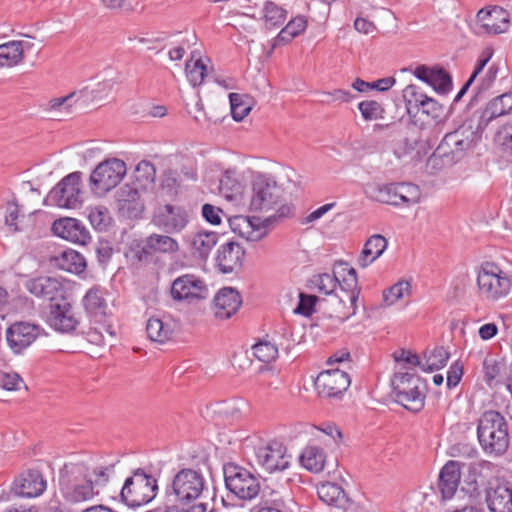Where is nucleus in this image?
I'll list each match as a JSON object with an SVG mask.
<instances>
[{"label": "nucleus", "instance_id": "1", "mask_svg": "<svg viewBox=\"0 0 512 512\" xmlns=\"http://www.w3.org/2000/svg\"><path fill=\"white\" fill-rule=\"evenodd\" d=\"M59 490L64 500L77 505L92 500L98 491L88 477L87 468L82 464H66L60 471Z\"/></svg>", "mask_w": 512, "mask_h": 512}, {"label": "nucleus", "instance_id": "2", "mask_svg": "<svg viewBox=\"0 0 512 512\" xmlns=\"http://www.w3.org/2000/svg\"><path fill=\"white\" fill-rule=\"evenodd\" d=\"M477 436L481 447L488 454L499 456L508 449L507 422L497 411L489 410L481 415L478 421Z\"/></svg>", "mask_w": 512, "mask_h": 512}, {"label": "nucleus", "instance_id": "3", "mask_svg": "<svg viewBox=\"0 0 512 512\" xmlns=\"http://www.w3.org/2000/svg\"><path fill=\"white\" fill-rule=\"evenodd\" d=\"M207 492L206 480L202 473L190 468L178 471L166 489L167 497H174V501L182 506L204 501Z\"/></svg>", "mask_w": 512, "mask_h": 512}, {"label": "nucleus", "instance_id": "4", "mask_svg": "<svg viewBox=\"0 0 512 512\" xmlns=\"http://www.w3.org/2000/svg\"><path fill=\"white\" fill-rule=\"evenodd\" d=\"M479 294L488 301H498L512 291V273L493 262H484L477 272Z\"/></svg>", "mask_w": 512, "mask_h": 512}, {"label": "nucleus", "instance_id": "5", "mask_svg": "<svg viewBox=\"0 0 512 512\" xmlns=\"http://www.w3.org/2000/svg\"><path fill=\"white\" fill-rule=\"evenodd\" d=\"M472 121H465L456 130L447 133L438 145L437 154L447 162H458L478 140V129Z\"/></svg>", "mask_w": 512, "mask_h": 512}, {"label": "nucleus", "instance_id": "6", "mask_svg": "<svg viewBox=\"0 0 512 512\" xmlns=\"http://www.w3.org/2000/svg\"><path fill=\"white\" fill-rule=\"evenodd\" d=\"M157 491L156 478L146 473L144 469L138 468L125 480L120 498L129 507H139L151 502Z\"/></svg>", "mask_w": 512, "mask_h": 512}, {"label": "nucleus", "instance_id": "7", "mask_svg": "<svg viewBox=\"0 0 512 512\" xmlns=\"http://www.w3.org/2000/svg\"><path fill=\"white\" fill-rule=\"evenodd\" d=\"M250 209L269 212L276 209V218L292 214V208L282 205V189L275 182L259 177L253 181Z\"/></svg>", "mask_w": 512, "mask_h": 512}, {"label": "nucleus", "instance_id": "8", "mask_svg": "<svg viewBox=\"0 0 512 512\" xmlns=\"http://www.w3.org/2000/svg\"><path fill=\"white\" fill-rule=\"evenodd\" d=\"M110 89L111 85L109 83H102L98 84V88L95 90L85 88L80 91H73L66 96L50 99L45 105V110L51 117L62 120L74 114L78 108H82L89 101L99 98L98 93Z\"/></svg>", "mask_w": 512, "mask_h": 512}, {"label": "nucleus", "instance_id": "9", "mask_svg": "<svg viewBox=\"0 0 512 512\" xmlns=\"http://www.w3.org/2000/svg\"><path fill=\"white\" fill-rule=\"evenodd\" d=\"M226 488L241 500H252L260 492V481L246 468L235 463L223 466Z\"/></svg>", "mask_w": 512, "mask_h": 512}, {"label": "nucleus", "instance_id": "10", "mask_svg": "<svg viewBox=\"0 0 512 512\" xmlns=\"http://www.w3.org/2000/svg\"><path fill=\"white\" fill-rule=\"evenodd\" d=\"M124 161L112 158L99 163L90 175V188L99 196L115 188L126 174Z\"/></svg>", "mask_w": 512, "mask_h": 512}, {"label": "nucleus", "instance_id": "11", "mask_svg": "<svg viewBox=\"0 0 512 512\" xmlns=\"http://www.w3.org/2000/svg\"><path fill=\"white\" fill-rule=\"evenodd\" d=\"M81 172H73L64 177L47 195L44 202L60 208L76 209L82 203Z\"/></svg>", "mask_w": 512, "mask_h": 512}, {"label": "nucleus", "instance_id": "12", "mask_svg": "<svg viewBox=\"0 0 512 512\" xmlns=\"http://www.w3.org/2000/svg\"><path fill=\"white\" fill-rule=\"evenodd\" d=\"M510 13L502 7H485L478 11L475 19L474 32L476 35H499L510 27Z\"/></svg>", "mask_w": 512, "mask_h": 512}, {"label": "nucleus", "instance_id": "13", "mask_svg": "<svg viewBox=\"0 0 512 512\" xmlns=\"http://www.w3.org/2000/svg\"><path fill=\"white\" fill-rule=\"evenodd\" d=\"M152 223L167 234H178L188 225L189 215L181 206L159 205L153 212Z\"/></svg>", "mask_w": 512, "mask_h": 512}, {"label": "nucleus", "instance_id": "14", "mask_svg": "<svg viewBox=\"0 0 512 512\" xmlns=\"http://www.w3.org/2000/svg\"><path fill=\"white\" fill-rule=\"evenodd\" d=\"M256 463L266 472L283 471L289 467L290 456L279 441H270L255 450Z\"/></svg>", "mask_w": 512, "mask_h": 512}, {"label": "nucleus", "instance_id": "15", "mask_svg": "<svg viewBox=\"0 0 512 512\" xmlns=\"http://www.w3.org/2000/svg\"><path fill=\"white\" fill-rule=\"evenodd\" d=\"M208 292L205 282L194 274L177 277L171 286V297L175 301L193 302L206 299Z\"/></svg>", "mask_w": 512, "mask_h": 512}, {"label": "nucleus", "instance_id": "16", "mask_svg": "<svg viewBox=\"0 0 512 512\" xmlns=\"http://www.w3.org/2000/svg\"><path fill=\"white\" fill-rule=\"evenodd\" d=\"M275 219V215L267 217L265 220L237 215L229 219V225L234 233L247 241H259L268 234L269 225Z\"/></svg>", "mask_w": 512, "mask_h": 512}, {"label": "nucleus", "instance_id": "17", "mask_svg": "<svg viewBox=\"0 0 512 512\" xmlns=\"http://www.w3.org/2000/svg\"><path fill=\"white\" fill-rule=\"evenodd\" d=\"M38 325L29 322H15L6 330V341L10 349L19 354L29 347L40 335Z\"/></svg>", "mask_w": 512, "mask_h": 512}, {"label": "nucleus", "instance_id": "18", "mask_svg": "<svg viewBox=\"0 0 512 512\" xmlns=\"http://www.w3.org/2000/svg\"><path fill=\"white\" fill-rule=\"evenodd\" d=\"M486 502L490 512H512V487L497 478L488 482Z\"/></svg>", "mask_w": 512, "mask_h": 512}, {"label": "nucleus", "instance_id": "19", "mask_svg": "<svg viewBox=\"0 0 512 512\" xmlns=\"http://www.w3.org/2000/svg\"><path fill=\"white\" fill-rule=\"evenodd\" d=\"M47 322L60 332L73 331L78 324L73 308L65 298H60L50 304Z\"/></svg>", "mask_w": 512, "mask_h": 512}, {"label": "nucleus", "instance_id": "20", "mask_svg": "<svg viewBox=\"0 0 512 512\" xmlns=\"http://www.w3.org/2000/svg\"><path fill=\"white\" fill-rule=\"evenodd\" d=\"M142 189L136 184H125L117 192L119 212L130 219L139 218L144 211V202L141 198Z\"/></svg>", "mask_w": 512, "mask_h": 512}, {"label": "nucleus", "instance_id": "21", "mask_svg": "<svg viewBox=\"0 0 512 512\" xmlns=\"http://www.w3.org/2000/svg\"><path fill=\"white\" fill-rule=\"evenodd\" d=\"M55 235L73 243L85 245L91 237L86 227L75 218H61L52 225Z\"/></svg>", "mask_w": 512, "mask_h": 512}, {"label": "nucleus", "instance_id": "22", "mask_svg": "<svg viewBox=\"0 0 512 512\" xmlns=\"http://www.w3.org/2000/svg\"><path fill=\"white\" fill-rule=\"evenodd\" d=\"M413 74L431 86L438 94L445 95L452 89V78L442 68L420 65L415 68Z\"/></svg>", "mask_w": 512, "mask_h": 512}, {"label": "nucleus", "instance_id": "23", "mask_svg": "<svg viewBox=\"0 0 512 512\" xmlns=\"http://www.w3.org/2000/svg\"><path fill=\"white\" fill-rule=\"evenodd\" d=\"M46 486V480L37 469L25 471L14 481L15 493L27 498L41 495L45 491Z\"/></svg>", "mask_w": 512, "mask_h": 512}, {"label": "nucleus", "instance_id": "24", "mask_svg": "<svg viewBox=\"0 0 512 512\" xmlns=\"http://www.w3.org/2000/svg\"><path fill=\"white\" fill-rule=\"evenodd\" d=\"M512 114V92H506L492 98L481 112L478 127L485 128L499 117Z\"/></svg>", "mask_w": 512, "mask_h": 512}, {"label": "nucleus", "instance_id": "25", "mask_svg": "<svg viewBox=\"0 0 512 512\" xmlns=\"http://www.w3.org/2000/svg\"><path fill=\"white\" fill-rule=\"evenodd\" d=\"M242 304L239 292L231 287L222 288L214 297V314L219 319H228Z\"/></svg>", "mask_w": 512, "mask_h": 512}, {"label": "nucleus", "instance_id": "26", "mask_svg": "<svg viewBox=\"0 0 512 512\" xmlns=\"http://www.w3.org/2000/svg\"><path fill=\"white\" fill-rule=\"evenodd\" d=\"M245 251L235 242H227L220 246L217 254V265L223 273H231L242 266Z\"/></svg>", "mask_w": 512, "mask_h": 512}, {"label": "nucleus", "instance_id": "27", "mask_svg": "<svg viewBox=\"0 0 512 512\" xmlns=\"http://www.w3.org/2000/svg\"><path fill=\"white\" fill-rule=\"evenodd\" d=\"M461 472L458 461H448L440 471L438 480V490L442 500L451 499L457 491L460 483Z\"/></svg>", "mask_w": 512, "mask_h": 512}, {"label": "nucleus", "instance_id": "28", "mask_svg": "<svg viewBox=\"0 0 512 512\" xmlns=\"http://www.w3.org/2000/svg\"><path fill=\"white\" fill-rule=\"evenodd\" d=\"M257 512H298V505L289 494L272 490L264 492Z\"/></svg>", "mask_w": 512, "mask_h": 512}, {"label": "nucleus", "instance_id": "29", "mask_svg": "<svg viewBox=\"0 0 512 512\" xmlns=\"http://www.w3.org/2000/svg\"><path fill=\"white\" fill-rule=\"evenodd\" d=\"M389 397L396 403L402 405L405 409L418 412L424 407L425 394L418 390V386L409 387V389L399 390L398 386H390Z\"/></svg>", "mask_w": 512, "mask_h": 512}, {"label": "nucleus", "instance_id": "30", "mask_svg": "<svg viewBox=\"0 0 512 512\" xmlns=\"http://www.w3.org/2000/svg\"><path fill=\"white\" fill-rule=\"evenodd\" d=\"M25 286L31 294L49 299L51 303L58 300L56 295L62 288V284L58 279L46 276L30 279L26 282Z\"/></svg>", "mask_w": 512, "mask_h": 512}, {"label": "nucleus", "instance_id": "31", "mask_svg": "<svg viewBox=\"0 0 512 512\" xmlns=\"http://www.w3.org/2000/svg\"><path fill=\"white\" fill-rule=\"evenodd\" d=\"M218 241V234L209 231H198L189 238L193 256L206 259Z\"/></svg>", "mask_w": 512, "mask_h": 512}, {"label": "nucleus", "instance_id": "32", "mask_svg": "<svg viewBox=\"0 0 512 512\" xmlns=\"http://www.w3.org/2000/svg\"><path fill=\"white\" fill-rule=\"evenodd\" d=\"M387 247V240L380 234L372 235L365 243L358 258V265L366 268L379 258Z\"/></svg>", "mask_w": 512, "mask_h": 512}, {"label": "nucleus", "instance_id": "33", "mask_svg": "<svg viewBox=\"0 0 512 512\" xmlns=\"http://www.w3.org/2000/svg\"><path fill=\"white\" fill-rule=\"evenodd\" d=\"M420 356L421 370L431 373L442 369L447 364L450 354L443 346H434L426 348Z\"/></svg>", "mask_w": 512, "mask_h": 512}, {"label": "nucleus", "instance_id": "34", "mask_svg": "<svg viewBox=\"0 0 512 512\" xmlns=\"http://www.w3.org/2000/svg\"><path fill=\"white\" fill-rule=\"evenodd\" d=\"M317 494L324 503L338 508H345L349 499L343 488L332 482H325L318 486Z\"/></svg>", "mask_w": 512, "mask_h": 512}, {"label": "nucleus", "instance_id": "35", "mask_svg": "<svg viewBox=\"0 0 512 512\" xmlns=\"http://www.w3.org/2000/svg\"><path fill=\"white\" fill-rule=\"evenodd\" d=\"M307 28V19L298 15L292 18L274 38L272 49L290 43L294 38L301 35Z\"/></svg>", "mask_w": 512, "mask_h": 512}, {"label": "nucleus", "instance_id": "36", "mask_svg": "<svg viewBox=\"0 0 512 512\" xmlns=\"http://www.w3.org/2000/svg\"><path fill=\"white\" fill-rule=\"evenodd\" d=\"M179 250L178 242L169 235L152 234L144 242L145 253H175Z\"/></svg>", "mask_w": 512, "mask_h": 512}, {"label": "nucleus", "instance_id": "37", "mask_svg": "<svg viewBox=\"0 0 512 512\" xmlns=\"http://www.w3.org/2000/svg\"><path fill=\"white\" fill-rule=\"evenodd\" d=\"M54 259L58 268L74 274L84 272L87 266L83 255L71 249L62 251Z\"/></svg>", "mask_w": 512, "mask_h": 512}, {"label": "nucleus", "instance_id": "38", "mask_svg": "<svg viewBox=\"0 0 512 512\" xmlns=\"http://www.w3.org/2000/svg\"><path fill=\"white\" fill-rule=\"evenodd\" d=\"M335 276H338L337 285L344 291L350 292L349 299L354 303L357 299L355 290L357 288V275L354 268L349 267L346 263H339L335 267Z\"/></svg>", "mask_w": 512, "mask_h": 512}, {"label": "nucleus", "instance_id": "39", "mask_svg": "<svg viewBox=\"0 0 512 512\" xmlns=\"http://www.w3.org/2000/svg\"><path fill=\"white\" fill-rule=\"evenodd\" d=\"M83 303L90 315L94 317L106 315L107 303L104 298V293L99 287L89 289L84 296Z\"/></svg>", "mask_w": 512, "mask_h": 512}, {"label": "nucleus", "instance_id": "40", "mask_svg": "<svg viewBox=\"0 0 512 512\" xmlns=\"http://www.w3.org/2000/svg\"><path fill=\"white\" fill-rule=\"evenodd\" d=\"M301 465L313 473H319L324 469L325 453L322 448L308 446L300 456Z\"/></svg>", "mask_w": 512, "mask_h": 512}, {"label": "nucleus", "instance_id": "41", "mask_svg": "<svg viewBox=\"0 0 512 512\" xmlns=\"http://www.w3.org/2000/svg\"><path fill=\"white\" fill-rule=\"evenodd\" d=\"M148 337L155 342L165 343L173 336L174 329L169 322H164L159 318L152 317L146 325Z\"/></svg>", "mask_w": 512, "mask_h": 512}, {"label": "nucleus", "instance_id": "42", "mask_svg": "<svg viewBox=\"0 0 512 512\" xmlns=\"http://www.w3.org/2000/svg\"><path fill=\"white\" fill-rule=\"evenodd\" d=\"M287 18V10L272 1H266L262 9V19L267 29L280 27Z\"/></svg>", "mask_w": 512, "mask_h": 512}, {"label": "nucleus", "instance_id": "43", "mask_svg": "<svg viewBox=\"0 0 512 512\" xmlns=\"http://www.w3.org/2000/svg\"><path fill=\"white\" fill-rule=\"evenodd\" d=\"M23 60L22 46L17 41L0 45V68H11Z\"/></svg>", "mask_w": 512, "mask_h": 512}, {"label": "nucleus", "instance_id": "44", "mask_svg": "<svg viewBox=\"0 0 512 512\" xmlns=\"http://www.w3.org/2000/svg\"><path fill=\"white\" fill-rule=\"evenodd\" d=\"M493 144L500 153L512 158V122H507L495 130Z\"/></svg>", "mask_w": 512, "mask_h": 512}, {"label": "nucleus", "instance_id": "45", "mask_svg": "<svg viewBox=\"0 0 512 512\" xmlns=\"http://www.w3.org/2000/svg\"><path fill=\"white\" fill-rule=\"evenodd\" d=\"M88 219L92 227L97 231H107L112 225L113 219L107 207L102 205L87 208Z\"/></svg>", "mask_w": 512, "mask_h": 512}, {"label": "nucleus", "instance_id": "46", "mask_svg": "<svg viewBox=\"0 0 512 512\" xmlns=\"http://www.w3.org/2000/svg\"><path fill=\"white\" fill-rule=\"evenodd\" d=\"M406 110L409 115H415L420 111V107L428 97L423 93L420 87L410 84L402 92Z\"/></svg>", "mask_w": 512, "mask_h": 512}, {"label": "nucleus", "instance_id": "47", "mask_svg": "<svg viewBox=\"0 0 512 512\" xmlns=\"http://www.w3.org/2000/svg\"><path fill=\"white\" fill-rule=\"evenodd\" d=\"M185 71L188 81L194 87L201 85L207 76V66L201 58L195 59V52H192L191 58L186 62Z\"/></svg>", "mask_w": 512, "mask_h": 512}, {"label": "nucleus", "instance_id": "48", "mask_svg": "<svg viewBox=\"0 0 512 512\" xmlns=\"http://www.w3.org/2000/svg\"><path fill=\"white\" fill-rule=\"evenodd\" d=\"M396 193L398 206L405 205L411 206L420 202L421 190L420 188L412 183H396Z\"/></svg>", "mask_w": 512, "mask_h": 512}, {"label": "nucleus", "instance_id": "49", "mask_svg": "<svg viewBox=\"0 0 512 512\" xmlns=\"http://www.w3.org/2000/svg\"><path fill=\"white\" fill-rule=\"evenodd\" d=\"M369 193L375 201L398 206L396 183L373 185L370 187Z\"/></svg>", "mask_w": 512, "mask_h": 512}, {"label": "nucleus", "instance_id": "50", "mask_svg": "<svg viewBox=\"0 0 512 512\" xmlns=\"http://www.w3.org/2000/svg\"><path fill=\"white\" fill-rule=\"evenodd\" d=\"M507 369V363L504 359L487 357L483 361L484 376L488 382L498 380L499 377L506 374Z\"/></svg>", "mask_w": 512, "mask_h": 512}, {"label": "nucleus", "instance_id": "51", "mask_svg": "<svg viewBox=\"0 0 512 512\" xmlns=\"http://www.w3.org/2000/svg\"><path fill=\"white\" fill-rule=\"evenodd\" d=\"M156 178V169L155 166L146 160H143L138 163L135 169V179L139 184V188L144 190L154 183Z\"/></svg>", "mask_w": 512, "mask_h": 512}, {"label": "nucleus", "instance_id": "52", "mask_svg": "<svg viewBox=\"0 0 512 512\" xmlns=\"http://www.w3.org/2000/svg\"><path fill=\"white\" fill-rule=\"evenodd\" d=\"M229 100L233 119L236 121L243 120L251 110L248 97L238 93H230Z\"/></svg>", "mask_w": 512, "mask_h": 512}, {"label": "nucleus", "instance_id": "53", "mask_svg": "<svg viewBox=\"0 0 512 512\" xmlns=\"http://www.w3.org/2000/svg\"><path fill=\"white\" fill-rule=\"evenodd\" d=\"M349 386L340 389L338 386H313L315 397L327 400L331 404L338 403L344 399Z\"/></svg>", "mask_w": 512, "mask_h": 512}, {"label": "nucleus", "instance_id": "54", "mask_svg": "<svg viewBox=\"0 0 512 512\" xmlns=\"http://www.w3.org/2000/svg\"><path fill=\"white\" fill-rule=\"evenodd\" d=\"M411 285L408 281L401 280L384 291L383 298L387 305H393L399 300L410 295Z\"/></svg>", "mask_w": 512, "mask_h": 512}, {"label": "nucleus", "instance_id": "55", "mask_svg": "<svg viewBox=\"0 0 512 512\" xmlns=\"http://www.w3.org/2000/svg\"><path fill=\"white\" fill-rule=\"evenodd\" d=\"M253 355L261 362L269 363L278 356V348L270 342H259L252 347Z\"/></svg>", "mask_w": 512, "mask_h": 512}, {"label": "nucleus", "instance_id": "56", "mask_svg": "<svg viewBox=\"0 0 512 512\" xmlns=\"http://www.w3.org/2000/svg\"><path fill=\"white\" fill-rule=\"evenodd\" d=\"M219 189L226 198H232L234 193L239 192L240 184L232 171H226L219 181Z\"/></svg>", "mask_w": 512, "mask_h": 512}, {"label": "nucleus", "instance_id": "57", "mask_svg": "<svg viewBox=\"0 0 512 512\" xmlns=\"http://www.w3.org/2000/svg\"><path fill=\"white\" fill-rule=\"evenodd\" d=\"M358 108L361 112L362 117L366 121H372L380 118L383 112L380 103L373 100L360 102Z\"/></svg>", "mask_w": 512, "mask_h": 512}, {"label": "nucleus", "instance_id": "58", "mask_svg": "<svg viewBox=\"0 0 512 512\" xmlns=\"http://www.w3.org/2000/svg\"><path fill=\"white\" fill-rule=\"evenodd\" d=\"M326 378H331L334 384H351L350 376L339 369H328L318 374L316 378V384L318 382H326Z\"/></svg>", "mask_w": 512, "mask_h": 512}, {"label": "nucleus", "instance_id": "59", "mask_svg": "<svg viewBox=\"0 0 512 512\" xmlns=\"http://www.w3.org/2000/svg\"><path fill=\"white\" fill-rule=\"evenodd\" d=\"M338 276H335V270L333 274L323 273L318 275L314 283L318 290L324 294H331L337 287Z\"/></svg>", "mask_w": 512, "mask_h": 512}, {"label": "nucleus", "instance_id": "60", "mask_svg": "<svg viewBox=\"0 0 512 512\" xmlns=\"http://www.w3.org/2000/svg\"><path fill=\"white\" fill-rule=\"evenodd\" d=\"M393 358L396 362H405L407 364L417 366L421 369L422 359L421 356L412 352L411 350L400 349L393 353Z\"/></svg>", "mask_w": 512, "mask_h": 512}, {"label": "nucleus", "instance_id": "61", "mask_svg": "<svg viewBox=\"0 0 512 512\" xmlns=\"http://www.w3.org/2000/svg\"><path fill=\"white\" fill-rule=\"evenodd\" d=\"M300 299L297 308L295 309V313L310 316L314 311V306L317 301V297L314 295H306L301 293Z\"/></svg>", "mask_w": 512, "mask_h": 512}, {"label": "nucleus", "instance_id": "62", "mask_svg": "<svg viewBox=\"0 0 512 512\" xmlns=\"http://www.w3.org/2000/svg\"><path fill=\"white\" fill-rule=\"evenodd\" d=\"M19 218V207L14 202H9L6 205L5 224L12 232L19 231L17 220Z\"/></svg>", "mask_w": 512, "mask_h": 512}, {"label": "nucleus", "instance_id": "63", "mask_svg": "<svg viewBox=\"0 0 512 512\" xmlns=\"http://www.w3.org/2000/svg\"><path fill=\"white\" fill-rule=\"evenodd\" d=\"M223 211L211 204H204L202 206V216L204 219L213 225H219L221 223V215Z\"/></svg>", "mask_w": 512, "mask_h": 512}, {"label": "nucleus", "instance_id": "64", "mask_svg": "<svg viewBox=\"0 0 512 512\" xmlns=\"http://www.w3.org/2000/svg\"><path fill=\"white\" fill-rule=\"evenodd\" d=\"M209 504L207 501H201L192 505L179 506L172 505L166 508L165 512H208Z\"/></svg>", "mask_w": 512, "mask_h": 512}]
</instances>
